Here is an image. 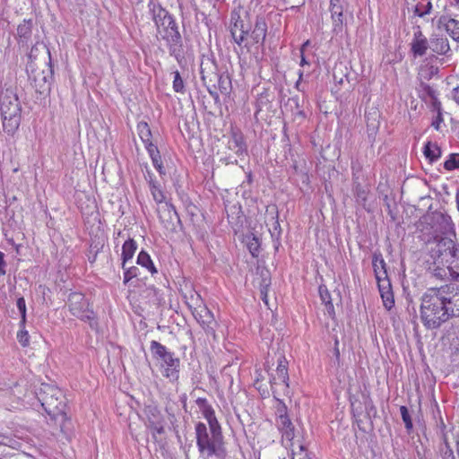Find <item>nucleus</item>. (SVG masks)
<instances>
[{"label":"nucleus","instance_id":"f257e3e1","mask_svg":"<svg viewBox=\"0 0 459 459\" xmlns=\"http://www.w3.org/2000/svg\"><path fill=\"white\" fill-rule=\"evenodd\" d=\"M420 320L428 330H436L453 317H459V284L429 288L420 299Z\"/></svg>","mask_w":459,"mask_h":459},{"label":"nucleus","instance_id":"f03ea898","mask_svg":"<svg viewBox=\"0 0 459 459\" xmlns=\"http://www.w3.org/2000/svg\"><path fill=\"white\" fill-rule=\"evenodd\" d=\"M0 112L4 132L13 135L22 122V104L14 88L5 87L1 90Z\"/></svg>","mask_w":459,"mask_h":459},{"label":"nucleus","instance_id":"7ed1b4c3","mask_svg":"<svg viewBox=\"0 0 459 459\" xmlns=\"http://www.w3.org/2000/svg\"><path fill=\"white\" fill-rule=\"evenodd\" d=\"M195 429L196 446L203 459H211L212 456L220 459L225 457L224 440L210 435L206 425L203 422L196 423Z\"/></svg>","mask_w":459,"mask_h":459},{"label":"nucleus","instance_id":"20e7f679","mask_svg":"<svg viewBox=\"0 0 459 459\" xmlns=\"http://www.w3.org/2000/svg\"><path fill=\"white\" fill-rule=\"evenodd\" d=\"M150 351L152 358L159 361L162 376L172 382L179 378L180 359L174 352L169 351L166 346L157 341H152Z\"/></svg>","mask_w":459,"mask_h":459},{"label":"nucleus","instance_id":"39448f33","mask_svg":"<svg viewBox=\"0 0 459 459\" xmlns=\"http://www.w3.org/2000/svg\"><path fill=\"white\" fill-rule=\"evenodd\" d=\"M158 33L167 42L169 55L174 56L179 65L186 62L182 37L178 27L171 15L164 19L157 27Z\"/></svg>","mask_w":459,"mask_h":459},{"label":"nucleus","instance_id":"423d86ee","mask_svg":"<svg viewBox=\"0 0 459 459\" xmlns=\"http://www.w3.org/2000/svg\"><path fill=\"white\" fill-rule=\"evenodd\" d=\"M37 398L49 416L53 418L59 415L65 416V398L60 389L43 384L37 392Z\"/></svg>","mask_w":459,"mask_h":459},{"label":"nucleus","instance_id":"0eeeda50","mask_svg":"<svg viewBox=\"0 0 459 459\" xmlns=\"http://www.w3.org/2000/svg\"><path fill=\"white\" fill-rule=\"evenodd\" d=\"M251 29L252 23L247 11L239 8L231 12L230 30L236 44L241 47L247 39Z\"/></svg>","mask_w":459,"mask_h":459},{"label":"nucleus","instance_id":"6e6552de","mask_svg":"<svg viewBox=\"0 0 459 459\" xmlns=\"http://www.w3.org/2000/svg\"><path fill=\"white\" fill-rule=\"evenodd\" d=\"M66 304L73 316L82 321L88 322L91 327H93V323H95V314L90 307V304L82 293H70Z\"/></svg>","mask_w":459,"mask_h":459},{"label":"nucleus","instance_id":"1a4fd4ad","mask_svg":"<svg viewBox=\"0 0 459 459\" xmlns=\"http://www.w3.org/2000/svg\"><path fill=\"white\" fill-rule=\"evenodd\" d=\"M378 290L383 300L384 307L390 310L394 305V293L392 290L391 281L387 275V268L381 270L375 274Z\"/></svg>","mask_w":459,"mask_h":459},{"label":"nucleus","instance_id":"9d476101","mask_svg":"<svg viewBox=\"0 0 459 459\" xmlns=\"http://www.w3.org/2000/svg\"><path fill=\"white\" fill-rule=\"evenodd\" d=\"M48 68L46 71H42L40 73H34L32 72L30 75V78L34 82V87L36 91L39 93H45L46 91H50V85L51 81L53 79V65H52V60H51V53L50 50L48 49Z\"/></svg>","mask_w":459,"mask_h":459},{"label":"nucleus","instance_id":"9b49d317","mask_svg":"<svg viewBox=\"0 0 459 459\" xmlns=\"http://www.w3.org/2000/svg\"><path fill=\"white\" fill-rule=\"evenodd\" d=\"M193 316L197 320V322L201 325L204 332L215 337V328L217 326V322L213 316L212 312L205 306H201L200 308H197L195 311H193Z\"/></svg>","mask_w":459,"mask_h":459},{"label":"nucleus","instance_id":"f8f14e48","mask_svg":"<svg viewBox=\"0 0 459 459\" xmlns=\"http://www.w3.org/2000/svg\"><path fill=\"white\" fill-rule=\"evenodd\" d=\"M278 365L276 368V376L272 375V377L276 378L277 388L282 392L283 394H289V373H288V361L284 355L280 354L277 359Z\"/></svg>","mask_w":459,"mask_h":459},{"label":"nucleus","instance_id":"ddd939ff","mask_svg":"<svg viewBox=\"0 0 459 459\" xmlns=\"http://www.w3.org/2000/svg\"><path fill=\"white\" fill-rule=\"evenodd\" d=\"M344 6L341 0H330L329 11L333 21V30L335 34L342 32L345 16Z\"/></svg>","mask_w":459,"mask_h":459},{"label":"nucleus","instance_id":"4468645a","mask_svg":"<svg viewBox=\"0 0 459 459\" xmlns=\"http://www.w3.org/2000/svg\"><path fill=\"white\" fill-rule=\"evenodd\" d=\"M201 79L204 83L216 82L218 66L215 60L210 56H203L200 64Z\"/></svg>","mask_w":459,"mask_h":459},{"label":"nucleus","instance_id":"2eb2a0df","mask_svg":"<svg viewBox=\"0 0 459 459\" xmlns=\"http://www.w3.org/2000/svg\"><path fill=\"white\" fill-rule=\"evenodd\" d=\"M437 27L439 30H445L454 40L459 42L458 20L451 18L448 15H441L437 21Z\"/></svg>","mask_w":459,"mask_h":459},{"label":"nucleus","instance_id":"dca6fc26","mask_svg":"<svg viewBox=\"0 0 459 459\" xmlns=\"http://www.w3.org/2000/svg\"><path fill=\"white\" fill-rule=\"evenodd\" d=\"M439 263L446 265L451 276L455 277L456 274L458 277L459 273L455 269H459V246L454 242V248H450Z\"/></svg>","mask_w":459,"mask_h":459},{"label":"nucleus","instance_id":"f3484780","mask_svg":"<svg viewBox=\"0 0 459 459\" xmlns=\"http://www.w3.org/2000/svg\"><path fill=\"white\" fill-rule=\"evenodd\" d=\"M439 263L446 265L451 276L455 277L456 274L458 277L459 273L455 269H459V246L454 242V248H450Z\"/></svg>","mask_w":459,"mask_h":459},{"label":"nucleus","instance_id":"a211bd4d","mask_svg":"<svg viewBox=\"0 0 459 459\" xmlns=\"http://www.w3.org/2000/svg\"><path fill=\"white\" fill-rule=\"evenodd\" d=\"M352 193L356 203L365 210L369 211L368 207V198L370 193L369 186L363 184V181L352 183Z\"/></svg>","mask_w":459,"mask_h":459},{"label":"nucleus","instance_id":"6ab92c4d","mask_svg":"<svg viewBox=\"0 0 459 459\" xmlns=\"http://www.w3.org/2000/svg\"><path fill=\"white\" fill-rule=\"evenodd\" d=\"M267 33V24L265 19L262 16H257L255 22V26L251 29L249 36L254 44H264Z\"/></svg>","mask_w":459,"mask_h":459},{"label":"nucleus","instance_id":"aec40b11","mask_svg":"<svg viewBox=\"0 0 459 459\" xmlns=\"http://www.w3.org/2000/svg\"><path fill=\"white\" fill-rule=\"evenodd\" d=\"M428 48V39L422 34L421 30H419L414 33L413 39L411 43V51L414 56H422L426 54Z\"/></svg>","mask_w":459,"mask_h":459},{"label":"nucleus","instance_id":"412c9836","mask_svg":"<svg viewBox=\"0 0 459 459\" xmlns=\"http://www.w3.org/2000/svg\"><path fill=\"white\" fill-rule=\"evenodd\" d=\"M429 48L437 55L447 56L451 52L448 39L444 36L437 35L431 38Z\"/></svg>","mask_w":459,"mask_h":459},{"label":"nucleus","instance_id":"4be33fe9","mask_svg":"<svg viewBox=\"0 0 459 459\" xmlns=\"http://www.w3.org/2000/svg\"><path fill=\"white\" fill-rule=\"evenodd\" d=\"M228 148L234 152L237 155L240 156L247 153V144L244 137L240 133L233 132L228 142Z\"/></svg>","mask_w":459,"mask_h":459},{"label":"nucleus","instance_id":"5701e85b","mask_svg":"<svg viewBox=\"0 0 459 459\" xmlns=\"http://www.w3.org/2000/svg\"><path fill=\"white\" fill-rule=\"evenodd\" d=\"M269 382H270V385H271V389H272L273 395L275 398V400L277 401V406H276L277 420H281V416L282 417H289L288 413H287L288 409H287L286 404L284 403V402L282 400H281L278 397L279 395H281L282 394V392H281L277 388V386H276L277 385L276 378L275 377H272L271 381H269Z\"/></svg>","mask_w":459,"mask_h":459},{"label":"nucleus","instance_id":"b1692460","mask_svg":"<svg viewBox=\"0 0 459 459\" xmlns=\"http://www.w3.org/2000/svg\"><path fill=\"white\" fill-rule=\"evenodd\" d=\"M419 97L423 100H427V98H429L432 100L433 107L436 109L440 108V102L437 98V91L427 82H420L418 88Z\"/></svg>","mask_w":459,"mask_h":459},{"label":"nucleus","instance_id":"393cba45","mask_svg":"<svg viewBox=\"0 0 459 459\" xmlns=\"http://www.w3.org/2000/svg\"><path fill=\"white\" fill-rule=\"evenodd\" d=\"M148 8L156 27H158L159 23L162 22L164 19L170 15L168 11L161 7L160 4L152 0L149 2Z\"/></svg>","mask_w":459,"mask_h":459},{"label":"nucleus","instance_id":"a878e982","mask_svg":"<svg viewBox=\"0 0 459 459\" xmlns=\"http://www.w3.org/2000/svg\"><path fill=\"white\" fill-rule=\"evenodd\" d=\"M277 427L281 433L282 438L291 441L294 438V426L289 417H282L276 420Z\"/></svg>","mask_w":459,"mask_h":459},{"label":"nucleus","instance_id":"bb28decb","mask_svg":"<svg viewBox=\"0 0 459 459\" xmlns=\"http://www.w3.org/2000/svg\"><path fill=\"white\" fill-rule=\"evenodd\" d=\"M137 132H138L139 137L144 143V146H145V149L147 150V152L151 150L150 146H156L152 142V131H151L149 125L146 122L141 121L137 124Z\"/></svg>","mask_w":459,"mask_h":459},{"label":"nucleus","instance_id":"cd10ccee","mask_svg":"<svg viewBox=\"0 0 459 459\" xmlns=\"http://www.w3.org/2000/svg\"><path fill=\"white\" fill-rule=\"evenodd\" d=\"M137 249V244L133 238H128L122 246V268H125V265L127 262L133 258L135 251Z\"/></svg>","mask_w":459,"mask_h":459},{"label":"nucleus","instance_id":"c85d7f7f","mask_svg":"<svg viewBox=\"0 0 459 459\" xmlns=\"http://www.w3.org/2000/svg\"><path fill=\"white\" fill-rule=\"evenodd\" d=\"M439 72L437 66L432 65H421L419 69V73L417 75V80L419 82H426L427 81L431 80L434 76H436Z\"/></svg>","mask_w":459,"mask_h":459},{"label":"nucleus","instance_id":"c756f323","mask_svg":"<svg viewBox=\"0 0 459 459\" xmlns=\"http://www.w3.org/2000/svg\"><path fill=\"white\" fill-rule=\"evenodd\" d=\"M450 248H454V241L448 238H441L436 246V248L433 250L435 253V256H437V261H441L442 257H444L447 251Z\"/></svg>","mask_w":459,"mask_h":459},{"label":"nucleus","instance_id":"7c9ffc66","mask_svg":"<svg viewBox=\"0 0 459 459\" xmlns=\"http://www.w3.org/2000/svg\"><path fill=\"white\" fill-rule=\"evenodd\" d=\"M216 86L221 94L225 96L230 95L232 89L230 76L226 74H218L216 79Z\"/></svg>","mask_w":459,"mask_h":459},{"label":"nucleus","instance_id":"2f4dec72","mask_svg":"<svg viewBox=\"0 0 459 459\" xmlns=\"http://www.w3.org/2000/svg\"><path fill=\"white\" fill-rule=\"evenodd\" d=\"M320 299L322 302L325 305L326 310L330 316L334 315V307L332 302L331 294L327 290L326 286L321 285L318 289Z\"/></svg>","mask_w":459,"mask_h":459},{"label":"nucleus","instance_id":"473e14b6","mask_svg":"<svg viewBox=\"0 0 459 459\" xmlns=\"http://www.w3.org/2000/svg\"><path fill=\"white\" fill-rule=\"evenodd\" d=\"M151 150L148 153L152 159L154 168L159 171L160 175H165V170L162 165L160 151L157 146H150Z\"/></svg>","mask_w":459,"mask_h":459},{"label":"nucleus","instance_id":"72a5a7b5","mask_svg":"<svg viewBox=\"0 0 459 459\" xmlns=\"http://www.w3.org/2000/svg\"><path fill=\"white\" fill-rule=\"evenodd\" d=\"M137 264L143 267H145L152 274L157 273L150 255L143 250H142L137 256Z\"/></svg>","mask_w":459,"mask_h":459},{"label":"nucleus","instance_id":"f704fd0d","mask_svg":"<svg viewBox=\"0 0 459 459\" xmlns=\"http://www.w3.org/2000/svg\"><path fill=\"white\" fill-rule=\"evenodd\" d=\"M32 31V21L31 20H24L22 23H21L17 28V35L21 39L22 41H27L30 36Z\"/></svg>","mask_w":459,"mask_h":459},{"label":"nucleus","instance_id":"c9c22d12","mask_svg":"<svg viewBox=\"0 0 459 459\" xmlns=\"http://www.w3.org/2000/svg\"><path fill=\"white\" fill-rule=\"evenodd\" d=\"M424 155L429 161L433 162L440 158L441 150L437 144L429 142L424 146Z\"/></svg>","mask_w":459,"mask_h":459},{"label":"nucleus","instance_id":"e433bc0d","mask_svg":"<svg viewBox=\"0 0 459 459\" xmlns=\"http://www.w3.org/2000/svg\"><path fill=\"white\" fill-rule=\"evenodd\" d=\"M245 243L252 256L256 257L260 248V242L258 238L254 234L247 235L245 237Z\"/></svg>","mask_w":459,"mask_h":459},{"label":"nucleus","instance_id":"4c0bfd02","mask_svg":"<svg viewBox=\"0 0 459 459\" xmlns=\"http://www.w3.org/2000/svg\"><path fill=\"white\" fill-rule=\"evenodd\" d=\"M185 298L186 299V303L192 312L204 305L201 296L194 290H191L189 296L186 295Z\"/></svg>","mask_w":459,"mask_h":459},{"label":"nucleus","instance_id":"58836bf2","mask_svg":"<svg viewBox=\"0 0 459 459\" xmlns=\"http://www.w3.org/2000/svg\"><path fill=\"white\" fill-rule=\"evenodd\" d=\"M196 405L199 410L202 411L205 420L215 416V411L212 407L208 403L205 398H198L195 401Z\"/></svg>","mask_w":459,"mask_h":459},{"label":"nucleus","instance_id":"ea45409f","mask_svg":"<svg viewBox=\"0 0 459 459\" xmlns=\"http://www.w3.org/2000/svg\"><path fill=\"white\" fill-rule=\"evenodd\" d=\"M147 427L163 420L160 411L154 406H149L146 409Z\"/></svg>","mask_w":459,"mask_h":459},{"label":"nucleus","instance_id":"a19ab883","mask_svg":"<svg viewBox=\"0 0 459 459\" xmlns=\"http://www.w3.org/2000/svg\"><path fill=\"white\" fill-rule=\"evenodd\" d=\"M372 266L375 274L378 272H381V270H385V268H387L386 263L385 262L383 255L380 252H375L373 254Z\"/></svg>","mask_w":459,"mask_h":459},{"label":"nucleus","instance_id":"79ce46f5","mask_svg":"<svg viewBox=\"0 0 459 459\" xmlns=\"http://www.w3.org/2000/svg\"><path fill=\"white\" fill-rule=\"evenodd\" d=\"M444 169L448 171L459 169V153H451L444 162Z\"/></svg>","mask_w":459,"mask_h":459},{"label":"nucleus","instance_id":"37998d69","mask_svg":"<svg viewBox=\"0 0 459 459\" xmlns=\"http://www.w3.org/2000/svg\"><path fill=\"white\" fill-rule=\"evenodd\" d=\"M352 170V183L361 182L364 180V175L362 171V165L359 161L351 163Z\"/></svg>","mask_w":459,"mask_h":459},{"label":"nucleus","instance_id":"c03bdc74","mask_svg":"<svg viewBox=\"0 0 459 459\" xmlns=\"http://www.w3.org/2000/svg\"><path fill=\"white\" fill-rule=\"evenodd\" d=\"M124 270V280L123 282L125 284L128 283L132 279L135 278L139 274V269L136 266L126 267L125 265Z\"/></svg>","mask_w":459,"mask_h":459},{"label":"nucleus","instance_id":"a18cd8bd","mask_svg":"<svg viewBox=\"0 0 459 459\" xmlns=\"http://www.w3.org/2000/svg\"><path fill=\"white\" fill-rule=\"evenodd\" d=\"M16 306L21 314L20 325L22 327H24L25 323H26V303H25L24 298H22V297L18 298L17 301H16Z\"/></svg>","mask_w":459,"mask_h":459},{"label":"nucleus","instance_id":"49530a36","mask_svg":"<svg viewBox=\"0 0 459 459\" xmlns=\"http://www.w3.org/2000/svg\"><path fill=\"white\" fill-rule=\"evenodd\" d=\"M400 412H401L402 419L404 422L405 429H407V431H411L412 429L413 425H412V420H411V415L409 413L408 408L403 405L401 406Z\"/></svg>","mask_w":459,"mask_h":459},{"label":"nucleus","instance_id":"de8ad7c7","mask_svg":"<svg viewBox=\"0 0 459 459\" xmlns=\"http://www.w3.org/2000/svg\"><path fill=\"white\" fill-rule=\"evenodd\" d=\"M174 80H173V90L176 92L183 93L185 91V84L181 78V75L178 71H175L173 73Z\"/></svg>","mask_w":459,"mask_h":459},{"label":"nucleus","instance_id":"09e8293b","mask_svg":"<svg viewBox=\"0 0 459 459\" xmlns=\"http://www.w3.org/2000/svg\"><path fill=\"white\" fill-rule=\"evenodd\" d=\"M270 285V279L263 278L260 284V296L265 305H268V288Z\"/></svg>","mask_w":459,"mask_h":459},{"label":"nucleus","instance_id":"8fccbe9b","mask_svg":"<svg viewBox=\"0 0 459 459\" xmlns=\"http://www.w3.org/2000/svg\"><path fill=\"white\" fill-rule=\"evenodd\" d=\"M292 459H311L306 447L299 445V451L292 450Z\"/></svg>","mask_w":459,"mask_h":459},{"label":"nucleus","instance_id":"3c124183","mask_svg":"<svg viewBox=\"0 0 459 459\" xmlns=\"http://www.w3.org/2000/svg\"><path fill=\"white\" fill-rule=\"evenodd\" d=\"M147 428L151 429L152 437L156 439V434L161 435L165 433L164 420Z\"/></svg>","mask_w":459,"mask_h":459},{"label":"nucleus","instance_id":"603ef678","mask_svg":"<svg viewBox=\"0 0 459 459\" xmlns=\"http://www.w3.org/2000/svg\"><path fill=\"white\" fill-rule=\"evenodd\" d=\"M445 449H442V459H455L454 451L450 447L447 439L444 437Z\"/></svg>","mask_w":459,"mask_h":459},{"label":"nucleus","instance_id":"864d4df0","mask_svg":"<svg viewBox=\"0 0 459 459\" xmlns=\"http://www.w3.org/2000/svg\"><path fill=\"white\" fill-rule=\"evenodd\" d=\"M17 339L22 347H26L30 343V336L26 330H21L17 333Z\"/></svg>","mask_w":459,"mask_h":459},{"label":"nucleus","instance_id":"5fc2aeb1","mask_svg":"<svg viewBox=\"0 0 459 459\" xmlns=\"http://www.w3.org/2000/svg\"><path fill=\"white\" fill-rule=\"evenodd\" d=\"M204 85L206 86L209 94L213 98L215 102H219L220 96L216 91L217 90L216 82L204 83Z\"/></svg>","mask_w":459,"mask_h":459},{"label":"nucleus","instance_id":"6e6d98bb","mask_svg":"<svg viewBox=\"0 0 459 459\" xmlns=\"http://www.w3.org/2000/svg\"><path fill=\"white\" fill-rule=\"evenodd\" d=\"M151 193L153 197V200L157 204H161L164 201L165 196H164L162 190L160 188V186L156 188L154 187L153 189H152Z\"/></svg>","mask_w":459,"mask_h":459},{"label":"nucleus","instance_id":"4d7b16f0","mask_svg":"<svg viewBox=\"0 0 459 459\" xmlns=\"http://www.w3.org/2000/svg\"><path fill=\"white\" fill-rule=\"evenodd\" d=\"M209 429H210V435H212V436L217 437L223 440L221 427L219 421L217 423L210 426Z\"/></svg>","mask_w":459,"mask_h":459},{"label":"nucleus","instance_id":"13d9d810","mask_svg":"<svg viewBox=\"0 0 459 459\" xmlns=\"http://www.w3.org/2000/svg\"><path fill=\"white\" fill-rule=\"evenodd\" d=\"M438 111V114L436 117V119L432 122V126L436 129V130H439V127H440V124L443 122V117H442V114L440 112V108L437 109Z\"/></svg>","mask_w":459,"mask_h":459},{"label":"nucleus","instance_id":"bf43d9fd","mask_svg":"<svg viewBox=\"0 0 459 459\" xmlns=\"http://www.w3.org/2000/svg\"><path fill=\"white\" fill-rule=\"evenodd\" d=\"M5 267L6 263L4 261V254L2 251H0V276L5 274Z\"/></svg>","mask_w":459,"mask_h":459},{"label":"nucleus","instance_id":"052dcab7","mask_svg":"<svg viewBox=\"0 0 459 459\" xmlns=\"http://www.w3.org/2000/svg\"><path fill=\"white\" fill-rule=\"evenodd\" d=\"M255 386L256 387V389L260 392V394L262 395H266V394H269L267 388L264 387L263 384H259V380L258 379L255 380Z\"/></svg>","mask_w":459,"mask_h":459},{"label":"nucleus","instance_id":"680f3d73","mask_svg":"<svg viewBox=\"0 0 459 459\" xmlns=\"http://www.w3.org/2000/svg\"><path fill=\"white\" fill-rule=\"evenodd\" d=\"M432 11V4L430 1H429L427 3V4L425 5V8H424V11H422V13H420L421 15H427V14H429Z\"/></svg>","mask_w":459,"mask_h":459},{"label":"nucleus","instance_id":"e2e57ef3","mask_svg":"<svg viewBox=\"0 0 459 459\" xmlns=\"http://www.w3.org/2000/svg\"><path fill=\"white\" fill-rule=\"evenodd\" d=\"M338 345H339V342H338V340H335L333 353H334L336 359H339V358H340V351H339Z\"/></svg>","mask_w":459,"mask_h":459},{"label":"nucleus","instance_id":"0e129e2a","mask_svg":"<svg viewBox=\"0 0 459 459\" xmlns=\"http://www.w3.org/2000/svg\"><path fill=\"white\" fill-rule=\"evenodd\" d=\"M453 98L459 104V86L454 89Z\"/></svg>","mask_w":459,"mask_h":459},{"label":"nucleus","instance_id":"69168bd1","mask_svg":"<svg viewBox=\"0 0 459 459\" xmlns=\"http://www.w3.org/2000/svg\"><path fill=\"white\" fill-rule=\"evenodd\" d=\"M148 183L151 190L159 186L158 182L154 179H148Z\"/></svg>","mask_w":459,"mask_h":459},{"label":"nucleus","instance_id":"338daca9","mask_svg":"<svg viewBox=\"0 0 459 459\" xmlns=\"http://www.w3.org/2000/svg\"><path fill=\"white\" fill-rule=\"evenodd\" d=\"M167 206H168V211H169V212H174V214H175L177 217H178V212H177V211H176V208H175V206H174L173 204H167Z\"/></svg>","mask_w":459,"mask_h":459},{"label":"nucleus","instance_id":"774afa93","mask_svg":"<svg viewBox=\"0 0 459 459\" xmlns=\"http://www.w3.org/2000/svg\"><path fill=\"white\" fill-rule=\"evenodd\" d=\"M206 420L208 422L209 427L218 422V420H217L216 416L209 418Z\"/></svg>","mask_w":459,"mask_h":459}]
</instances>
